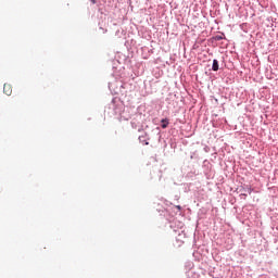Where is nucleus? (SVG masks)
Listing matches in <instances>:
<instances>
[{"label":"nucleus","mask_w":278,"mask_h":278,"mask_svg":"<svg viewBox=\"0 0 278 278\" xmlns=\"http://www.w3.org/2000/svg\"><path fill=\"white\" fill-rule=\"evenodd\" d=\"M3 92L4 94H7V97H10V94H12V85L4 84Z\"/></svg>","instance_id":"1"},{"label":"nucleus","mask_w":278,"mask_h":278,"mask_svg":"<svg viewBox=\"0 0 278 278\" xmlns=\"http://www.w3.org/2000/svg\"><path fill=\"white\" fill-rule=\"evenodd\" d=\"M217 40H223V37H216Z\"/></svg>","instance_id":"5"},{"label":"nucleus","mask_w":278,"mask_h":278,"mask_svg":"<svg viewBox=\"0 0 278 278\" xmlns=\"http://www.w3.org/2000/svg\"><path fill=\"white\" fill-rule=\"evenodd\" d=\"M161 123H162V129H166V127H168V124H169L168 118H163Z\"/></svg>","instance_id":"2"},{"label":"nucleus","mask_w":278,"mask_h":278,"mask_svg":"<svg viewBox=\"0 0 278 278\" xmlns=\"http://www.w3.org/2000/svg\"><path fill=\"white\" fill-rule=\"evenodd\" d=\"M91 3L94 5L97 3V0H90Z\"/></svg>","instance_id":"4"},{"label":"nucleus","mask_w":278,"mask_h":278,"mask_svg":"<svg viewBox=\"0 0 278 278\" xmlns=\"http://www.w3.org/2000/svg\"><path fill=\"white\" fill-rule=\"evenodd\" d=\"M212 71H218V60H213Z\"/></svg>","instance_id":"3"}]
</instances>
